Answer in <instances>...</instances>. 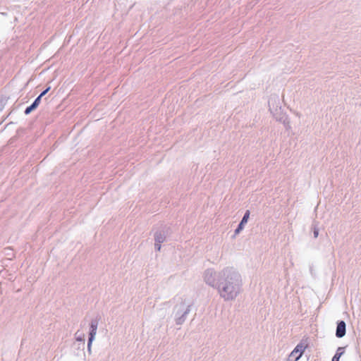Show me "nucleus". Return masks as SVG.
I'll return each instance as SVG.
<instances>
[{
    "mask_svg": "<svg viewBox=\"0 0 361 361\" xmlns=\"http://www.w3.org/2000/svg\"><path fill=\"white\" fill-rule=\"evenodd\" d=\"M39 103H40L39 97H37L36 99L32 103V104H31L30 106L26 108V109L25 111V114H29L32 111H33L35 109H36L38 106Z\"/></svg>",
    "mask_w": 361,
    "mask_h": 361,
    "instance_id": "nucleus-7",
    "label": "nucleus"
},
{
    "mask_svg": "<svg viewBox=\"0 0 361 361\" xmlns=\"http://www.w3.org/2000/svg\"><path fill=\"white\" fill-rule=\"evenodd\" d=\"M345 334V323L343 321H341L336 328V335L338 338H342Z\"/></svg>",
    "mask_w": 361,
    "mask_h": 361,
    "instance_id": "nucleus-3",
    "label": "nucleus"
},
{
    "mask_svg": "<svg viewBox=\"0 0 361 361\" xmlns=\"http://www.w3.org/2000/svg\"><path fill=\"white\" fill-rule=\"evenodd\" d=\"M249 216H250V211L247 210L245 212L244 216L243 217V219L241 220L240 224L238 225V227L237 228V229L235 231V233L236 234L239 233L240 231L243 229L244 224H245L247 222Z\"/></svg>",
    "mask_w": 361,
    "mask_h": 361,
    "instance_id": "nucleus-5",
    "label": "nucleus"
},
{
    "mask_svg": "<svg viewBox=\"0 0 361 361\" xmlns=\"http://www.w3.org/2000/svg\"><path fill=\"white\" fill-rule=\"evenodd\" d=\"M237 288L231 283H227L221 290V295L226 300L233 299L237 294Z\"/></svg>",
    "mask_w": 361,
    "mask_h": 361,
    "instance_id": "nucleus-2",
    "label": "nucleus"
},
{
    "mask_svg": "<svg viewBox=\"0 0 361 361\" xmlns=\"http://www.w3.org/2000/svg\"><path fill=\"white\" fill-rule=\"evenodd\" d=\"M317 235H318V231H314V236H315V237H317Z\"/></svg>",
    "mask_w": 361,
    "mask_h": 361,
    "instance_id": "nucleus-10",
    "label": "nucleus"
},
{
    "mask_svg": "<svg viewBox=\"0 0 361 361\" xmlns=\"http://www.w3.org/2000/svg\"><path fill=\"white\" fill-rule=\"evenodd\" d=\"M97 329V324L92 322L91 324V331L90 334V338H89V341H88V348L89 349L90 348L92 342L96 335Z\"/></svg>",
    "mask_w": 361,
    "mask_h": 361,
    "instance_id": "nucleus-4",
    "label": "nucleus"
},
{
    "mask_svg": "<svg viewBox=\"0 0 361 361\" xmlns=\"http://www.w3.org/2000/svg\"><path fill=\"white\" fill-rule=\"evenodd\" d=\"M50 90V87L47 88L44 91H43L38 97H39V99L41 100V98L46 94V93Z\"/></svg>",
    "mask_w": 361,
    "mask_h": 361,
    "instance_id": "nucleus-9",
    "label": "nucleus"
},
{
    "mask_svg": "<svg viewBox=\"0 0 361 361\" xmlns=\"http://www.w3.org/2000/svg\"><path fill=\"white\" fill-rule=\"evenodd\" d=\"M341 350V348H339L338 349V351L337 353L335 354V355L332 358V360L331 361H339V359L340 357H341V355H343V352H339V350Z\"/></svg>",
    "mask_w": 361,
    "mask_h": 361,
    "instance_id": "nucleus-8",
    "label": "nucleus"
},
{
    "mask_svg": "<svg viewBox=\"0 0 361 361\" xmlns=\"http://www.w3.org/2000/svg\"><path fill=\"white\" fill-rule=\"evenodd\" d=\"M164 239H165V236L164 235H162L161 233L156 234V235H155V240H156L155 246H156L157 250H160L161 243L162 242H164Z\"/></svg>",
    "mask_w": 361,
    "mask_h": 361,
    "instance_id": "nucleus-6",
    "label": "nucleus"
},
{
    "mask_svg": "<svg viewBox=\"0 0 361 361\" xmlns=\"http://www.w3.org/2000/svg\"><path fill=\"white\" fill-rule=\"evenodd\" d=\"M307 348V344L304 342H300L298 343L294 350L290 353L288 357V361H297L298 360L302 354L304 353L305 349Z\"/></svg>",
    "mask_w": 361,
    "mask_h": 361,
    "instance_id": "nucleus-1",
    "label": "nucleus"
}]
</instances>
